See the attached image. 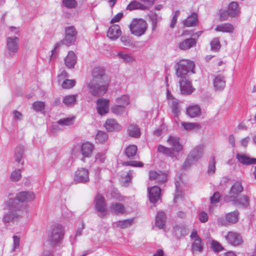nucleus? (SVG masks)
I'll return each instance as SVG.
<instances>
[{
	"label": "nucleus",
	"mask_w": 256,
	"mask_h": 256,
	"mask_svg": "<svg viewBox=\"0 0 256 256\" xmlns=\"http://www.w3.org/2000/svg\"><path fill=\"white\" fill-rule=\"evenodd\" d=\"M180 101L178 100H172L170 101L168 104L172 110V112L178 116L180 112Z\"/></svg>",
	"instance_id": "34"
},
{
	"label": "nucleus",
	"mask_w": 256,
	"mask_h": 256,
	"mask_svg": "<svg viewBox=\"0 0 256 256\" xmlns=\"http://www.w3.org/2000/svg\"><path fill=\"white\" fill-rule=\"evenodd\" d=\"M122 32L118 25H113L109 28L107 32V36L112 40H116L120 35Z\"/></svg>",
	"instance_id": "20"
},
{
	"label": "nucleus",
	"mask_w": 256,
	"mask_h": 256,
	"mask_svg": "<svg viewBox=\"0 0 256 256\" xmlns=\"http://www.w3.org/2000/svg\"><path fill=\"white\" fill-rule=\"evenodd\" d=\"M35 198L34 194L32 192H21L18 193L16 196V199L14 200L19 202H28L34 200Z\"/></svg>",
	"instance_id": "14"
},
{
	"label": "nucleus",
	"mask_w": 256,
	"mask_h": 256,
	"mask_svg": "<svg viewBox=\"0 0 256 256\" xmlns=\"http://www.w3.org/2000/svg\"><path fill=\"white\" fill-rule=\"evenodd\" d=\"M74 118H68L60 119L57 122L58 124L61 126H70L73 124Z\"/></svg>",
	"instance_id": "51"
},
{
	"label": "nucleus",
	"mask_w": 256,
	"mask_h": 256,
	"mask_svg": "<svg viewBox=\"0 0 256 256\" xmlns=\"http://www.w3.org/2000/svg\"><path fill=\"white\" fill-rule=\"evenodd\" d=\"M8 204L9 212L3 218L4 223L18 221L25 209L24 204L15 200H10Z\"/></svg>",
	"instance_id": "2"
},
{
	"label": "nucleus",
	"mask_w": 256,
	"mask_h": 256,
	"mask_svg": "<svg viewBox=\"0 0 256 256\" xmlns=\"http://www.w3.org/2000/svg\"><path fill=\"white\" fill-rule=\"evenodd\" d=\"M216 162L214 160V157L212 156V160L210 162L208 168V174H212L214 173L216 170Z\"/></svg>",
	"instance_id": "57"
},
{
	"label": "nucleus",
	"mask_w": 256,
	"mask_h": 256,
	"mask_svg": "<svg viewBox=\"0 0 256 256\" xmlns=\"http://www.w3.org/2000/svg\"><path fill=\"white\" fill-rule=\"evenodd\" d=\"M134 218H129L122 220H118L116 222V225L121 228H126L132 225Z\"/></svg>",
	"instance_id": "44"
},
{
	"label": "nucleus",
	"mask_w": 256,
	"mask_h": 256,
	"mask_svg": "<svg viewBox=\"0 0 256 256\" xmlns=\"http://www.w3.org/2000/svg\"><path fill=\"white\" fill-rule=\"evenodd\" d=\"M128 131L129 135L132 137L138 138L140 136V128L136 125L130 124L128 127Z\"/></svg>",
	"instance_id": "38"
},
{
	"label": "nucleus",
	"mask_w": 256,
	"mask_h": 256,
	"mask_svg": "<svg viewBox=\"0 0 256 256\" xmlns=\"http://www.w3.org/2000/svg\"><path fill=\"white\" fill-rule=\"evenodd\" d=\"M174 232L176 236L179 239L188 234V230L184 224H178L174 227Z\"/></svg>",
	"instance_id": "17"
},
{
	"label": "nucleus",
	"mask_w": 256,
	"mask_h": 256,
	"mask_svg": "<svg viewBox=\"0 0 256 256\" xmlns=\"http://www.w3.org/2000/svg\"><path fill=\"white\" fill-rule=\"evenodd\" d=\"M109 100L103 98H98L96 101L97 110L101 116L106 114L108 111Z\"/></svg>",
	"instance_id": "15"
},
{
	"label": "nucleus",
	"mask_w": 256,
	"mask_h": 256,
	"mask_svg": "<svg viewBox=\"0 0 256 256\" xmlns=\"http://www.w3.org/2000/svg\"><path fill=\"white\" fill-rule=\"evenodd\" d=\"M112 210L116 214H123L125 212L124 206L120 203H115L111 206Z\"/></svg>",
	"instance_id": "41"
},
{
	"label": "nucleus",
	"mask_w": 256,
	"mask_h": 256,
	"mask_svg": "<svg viewBox=\"0 0 256 256\" xmlns=\"http://www.w3.org/2000/svg\"><path fill=\"white\" fill-rule=\"evenodd\" d=\"M64 6L69 8H74L77 6V2L75 0H62Z\"/></svg>",
	"instance_id": "54"
},
{
	"label": "nucleus",
	"mask_w": 256,
	"mask_h": 256,
	"mask_svg": "<svg viewBox=\"0 0 256 256\" xmlns=\"http://www.w3.org/2000/svg\"><path fill=\"white\" fill-rule=\"evenodd\" d=\"M66 66L70 68H73L76 62V58L75 54L70 51L68 52V56L64 59Z\"/></svg>",
	"instance_id": "28"
},
{
	"label": "nucleus",
	"mask_w": 256,
	"mask_h": 256,
	"mask_svg": "<svg viewBox=\"0 0 256 256\" xmlns=\"http://www.w3.org/2000/svg\"><path fill=\"white\" fill-rule=\"evenodd\" d=\"M195 64L189 60L182 59L175 62L174 68L176 76L180 78H186L190 72L194 73Z\"/></svg>",
	"instance_id": "3"
},
{
	"label": "nucleus",
	"mask_w": 256,
	"mask_h": 256,
	"mask_svg": "<svg viewBox=\"0 0 256 256\" xmlns=\"http://www.w3.org/2000/svg\"><path fill=\"white\" fill-rule=\"evenodd\" d=\"M234 30V26L230 23H225L219 24L215 28L216 32H232Z\"/></svg>",
	"instance_id": "31"
},
{
	"label": "nucleus",
	"mask_w": 256,
	"mask_h": 256,
	"mask_svg": "<svg viewBox=\"0 0 256 256\" xmlns=\"http://www.w3.org/2000/svg\"><path fill=\"white\" fill-rule=\"evenodd\" d=\"M131 33L138 36L144 34L148 28L146 20L142 18H134L129 26Z\"/></svg>",
	"instance_id": "5"
},
{
	"label": "nucleus",
	"mask_w": 256,
	"mask_h": 256,
	"mask_svg": "<svg viewBox=\"0 0 256 256\" xmlns=\"http://www.w3.org/2000/svg\"><path fill=\"white\" fill-rule=\"evenodd\" d=\"M13 241V248L12 249V252H14L16 250V249L19 247L20 238L17 236H14Z\"/></svg>",
	"instance_id": "64"
},
{
	"label": "nucleus",
	"mask_w": 256,
	"mask_h": 256,
	"mask_svg": "<svg viewBox=\"0 0 256 256\" xmlns=\"http://www.w3.org/2000/svg\"><path fill=\"white\" fill-rule=\"evenodd\" d=\"M22 177L20 169H18L12 172L10 174V178L12 182L18 181Z\"/></svg>",
	"instance_id": "50"
},
{
	"label": "nucleus",
	"mask_w": 256,
	"mask_h": 256,
	"mask_svg": "<svg viewBox=\"0 0 256 256\" xmlns=\"http://www.w3.org/2000/svg\"><path fill=\"white\" fill-rule=\"evenodd\" d=\"M78 96V94H71L66 96L63 98V103L68 106H73L76 103Z\"/></svg>",
	"instance_id": "33"
},
{
	"label": "nucleus",
	"mask_w": 256,
	"mask_h": 256,
	"mask_svg": "<svg viewBox=\"0 0 256 256\" xmlns=\"http://www.w3.org/2000/svg\"><path fill=\"white\" fill-rule=\"evenodd\" d=\"M166 178L167 175L164 172L160 171L156 182L158 183H164L166 182Z\"/></svg>",
	"instance_id": "58"
},
{
	"label": "nucleus",
	"mask_w": 256,
	"mask_h": 256,
	"mask_svg": "<svg viewBox=\"0 0 256 256\" xmlns=\"http://www.w3.org/2000/svg\"><path fill=\"white\" fill-rule=\"evenodd\" d=\"M158 151L160 153L172 158L176 157L178 154V153L174 152L171 148H167L162 144H160L158 146Z\"/></svg>",
	"instance_id": "23"
},
{
	"label": "nucleus",
	"mask_w": 256,
	"mask_h": 256,
	"mask_svg": "<svg viewBox=\"0 0 256 256\" xmlns=\"http://www.w3.org/2000/svg\"><path fill=\"white\" fill-rule=\"evenodd\" d=\"M64 235V230L60 224H55L52 226L48 233V240L52 245L61 243Z\"/></svg>",
	"instance_id": "4"
},
{
	"label": "nucleus",
	"mask_w": 256,
	"mask_h": 256,
	"mask_svg": "<svg viewBox=\"0 0 256 256\" xmlns=\"http://www.w3.org/2000/svg\"><path fill=\"white\" fill-rule=\"evenodd\" d=\"M236 158L240 162L244 165L256 164V158H250L244 154H238Z\"/></svg>",
	"instance_id": "27"
},
{
	"label": "nucleus",
	"mask_w": 256,
	"mask_h": 256,
	"mask_svg": "<svg viewBox=\"0 0 256 256\" xmlns=\"http://www.w3.org/2000/svg\"><path fill=\"white\" fill-rule=\"evenodd\" d=\"M233 202L234 204L236 206H240L242 208H247L250 204V200L247 196L244 195L239 198H236L234 200L231 201Z\"/></svg>",
	"instance_id": "26"
},
{
	"label": "nucleus",
	"mask_w": 256,
	"mask_h": 256,
	"mask_svg": "<svg viewBox=\"0 0 256 256\" xmlns=\"http://www.w3.org/2000/svg\"><path fill=\"white\" fill-rule=\"evenodd\" d=\"M239 212L235 210L226 214V222L230 224H236L238 220Z\"/></svg>",
	"instance_id": "36"
},
{
	"label": "nucleus",
	"mask_w": 256,
	"mask_h": 256,
	"mask_svg": "<svg viewBox=\"0 0 256 256\" xmlns=\"http://www.w3.org/2000/svg\"><path fill=\"white\" fill-rule=\"evenodd\" d=\"M228 10L230 14V16H236L239 12L238 4L236 2H232L228 6Z\"/></svg>",
	"instance_id": "42"
},
{
	"label": "nucleus",
	"mask_w": 256,
	"mask_h": 256,
	"mask_svg": "<svg viewBox=\"0 0 256 256\" xmlns=\"http://www.w3.org/2000/svg\"><path fill=\"white\" fill-rule=\"evenodd\" d=\"M211 248L215 252H218L224 250V248L218 241L212 240L211 242Z\"/></svg>",
	"instance_id": "52"
},
{
	"label": "nucleus",
	"mask_w": 256,
	"mask_h": 256,
	"mask_svg": "<svg viewBox=\"0 0 256 256\" xmlns=\"http://www.w3.org/2000/svg\"><path fill=\"white\" fill-rule=\"evenodd\" d=\"M198 22V16L195 12L192 14L191 16L188 17L184 22V25L190 27L196 26Z\"/></svg>",
	"instance_id": "32"
},
{
	"label": "nucleus",
	"mask_w": 256,
	"mask_h": 256,
	"mask_svg": "<svg viewBox=\"0 0 256 256\" xmlns=\"http://www.w3.org/2000/svg\"><path fill=\"white\" fill-rule=\"evenodd\" d=\"M125 110L126 108L124 107V106L119 104L114 106L111 108L112 112L116 114H121L125 112Z\"/></svg>",
	"instance_id": "48"
},
{
	"label": "nucleus",
	"mask_w": 256,
	"mask_h": 256,
	"mask_svg": "<svg viewBox=\"0 0 256 256\" xmlns=\"http://www.w3.org/2000/svg\"><path fill=\"white\" fill-rule=\"evenodd\" d=\"M94 146L93 144L86 142L84 143L81 146V152L84 158L90 157L93 152Z\"/></svg>",
	"instance_id": "22"
},
{
	"label": "nucleus",
	"mask_w": 256,
	"mask_h": 256,
	"mask_svg": "<svg viewBox=\"0 0 256 256\" xmlns=\"http://www.w3.org/2000/svg\"><path fill=\"white\" fill-rule=\"evenodd\" d=\"M179 15H180V11L176 10L174 14L172 16V19L170 22V28H173L175 26V25L177 22V18H178V16H179Z\"/></svg>",
	"instance_id": "61"
},
{
	"label": "nucleus",
	"mask_w": 256,
	"mask_h": 256,
	"mask_svg": "<svg viewBox=\"0 0 256 256\" xmlns=\"http://www.w3.org/2000/svg\"><path fill=\"white\" fill-rule=\"evenodd\" d=\"M116 102L118 104L126 106L130 104V98L128 95L124 94L116 99Z\"/></svg>",
	"instance_id": "46"
},
{
	"label": "nucleus",
	"mask_w": 256,
	"mask_h": 256,
	"mask_svg": "<svg viewBox=\"0 0 256 256\" xmlns=\"http://www.w3.org/2000/svg\"><path fill=\"white\" fill-rule=\"evenodd\" d=\"M96 209L99 212L98 216L104 218L107 214V211L106 208V202L104 197L98 194L95 198Z\"/></svg>",
	"instance_id": "11"
},
{
	"label": "nucleus",
	"mask_w": 256,
	"mask_h": 256,
	"mask_svg": "<svg viewBox=\"0 0 256 256\" xmlns=\"http://www.w3.org/2000/svg\"><path fill=\"white\" fill-rule=\"evenodd\" d=\"M89 180V173L88 170L81 168L76 172L74 177V181L76 183H85L88 182Z\"/></svg>",
	"instance_id": "12"
},
{
	"label": "nucleus",
	"mask_w": 256,
	"mask_h": 256,
	"mask_svg": "<svg viewBox=\"0 0 256 256\" xmlns=\"http://www.w3.org/2000/svg\"><path fill=\"white\" fill-rule=\"evenodd\" d=\"M204 146L198 145L196 146L188 156V157L182 165L184 168L190 166L194 162L200 159L203 154Z\"/></svg>",
	"instance_id": "7"
},
{
	"label": "nucleus",
	"mask_w": 256,
	"mask_h": 256,
	"mask_svg": "<svg viewBox=\"0 0 256 256\" xmlns=\"http://www.w3.org/2000/svg\"><path fill=\"white\" fill-rule=\"evenodd\" d=\"M201 110L198 106H193L188 107L186 110L187 114L191 118H194L200 114Z\"/></svg>",
	"instance_id": "37"
},
{
	"label": "nucleus",
	"mask_w": 256,
	"mask_h": 256,
	"mask_svg": "<svg viewBox=\"0 0 256 256\" xmlns=\"http://www.w3.org/2000/svg\"><path fill=\"white\" fill-rule=\"evenodd\" d=\"M210 44L212 50L214 52L218 51L221 47V45L218 38H214L211 41Z\"/></svg>",
	"instance_id": "47"
},
{
	"label": "nucleus",
	"mask_w": 256,
	"mask_h": 256,
	"mask_svg": "<svg viewBox=\"0 0 256 256\" xmlns=\"http://www.w3.org/2000/svg\"><path fill=\"white\" fill-rule=\"evenodd\" d=\"M161 190L156 186L152 188H148V192L149 196V199L151 202H156L160 198Z\"/></svg>",
	"instance_id": "16"
},
{
	"label": "nucleus",
	"mask_w": 256,
	"mask_h": 256,
	"mask_svg": "<svg viewBox=\"0 0 256 256\" xmlns=\"http://www.w3.org/2000/svg\"><path fill=\"white\" fill-rule=\"evenodd\" d=\"M77 32L75 28L73 26H67L65 28V36L64 38L60 43H57L55 46L54 49L52 50V54L54 53V51L57 49L61 44L69 45L74 43L76 38Z\"/></svg>",
	"instance_id": "6"
},
{
	"label": "nucleus",
	"mask_w": 256,
	"mask_h": 256,
	"mask_svg": "<svg viewBox=\"0 0 256 256\" xmlns=\"http://www.w3.org/2000/svg\"><path fill=\"white\" fill-rule=\"evenodd\" d=\"M117 56L119 59L122 60L125 63H130L134 60V56L131 54L128 53L120 52L118 54Z\"/></svg>",
	"instance_id": "39"
},
{
	"label": "nucleus",
	"mask_w": 256,
	"mask_h": 256,
	"mask_svg": "<svg viewBox=\"0 0 256 256\" xmlns=\"http://www.w3.org/2000/svg\"><path fill=\"white\" fill-rule=\"evenodd\" d=\"M111 195L116 200L122 201L124 200L122 196H121L120 193L116 190H114L111 192Z\"/></svg>",
	"instance_id": "62"
},
{
	"label": "nucleus",
	"mask_w": 256,
	"mask_h": 256,
	"mask_svg": "<svg viewBox=\"0 0 256 256\" xmlns=\"http://www.w3.org/2000/svg\"><path fill=\"white\" fill-rule=\"evenodd\" d=\"M108 139V135L106 132L103 131L99 130L95 138L96 142L98 143H104Z\"/></svg>",
	"instance_id": "45"
},
{
	"label": "nucleus",
	"mask_w": 256,
	"mask_h": 256,
	"mask_svg": "<svg viewBox=\"0 0 256 256\" xmlns=\"http://www.w3.org/2000/svg\"><path fill=\"white\" fill-rule=\"evenodd\" d=\"M84 228V224L82 223V227L81 228H78L76 232V236H70V242L72 244H74L76 242V238L77 236H80L82 235V230Z\"/></svg>",
	"instance_id": "60"
},
{
	"label": "nucleus",
	"mask_w": 256,
	"mask_h": 256,
	"mask_svg": "<svg viewBox=\"0 0 256 256\" xmlns=\"http://www.w3.org/2000/svg\"><path fill=\"white\" fill-rule=\"evenodd\" d=\"M167 142L168 144L172 146L171 148H172L174 152L179 154V152L182 150V146L180 144L178 138L174 136H170L167 140Z\"/></svg>",
	"instance_id": "18"
},
{
	"label": "nucleus",
	"mask_w": 256,
	"mask_h": 256,
	"mask_svg": "<svg viewBox=\"0 0 256 256\" xmlns=\"http://www.w3.org/2000/svg\"><path fill=\"white\" fill-rule=\"evenodd\" d=\"M149 18L152 22V30H154L158 26V23L162 20V14L160 12L156 13L152 11L149 14Z\"/></svg>",
	"instance_id": "24"
},
{
	"label": "nucleus",
	"mask_w": 256,
	"mask_h": 256,
	"mask_svg": "<svg viewBox=\"0 0 256 256\" xmlns=\"http://www.w3.org/2000/svg\"><path fill=\"white\" fill-rule=\"evenodd\" d=\"M19 39L16 36L7 38V48L11 52H16L18 49Z\"/></svg>",
	"instance_id": "19"
},
{
	"label": "nucleus",
	"mask_w": 256,
	"mask_h": 256,
	"mask_svg": "<svg viewBox=\"0 0 256 256\" xmlns=\"http://www.w3.org/2000/svg\"><path fill=\"white\" fill-rule=\"evenodd\" d=\"M104 126L108 132L118 131L122 128L114 119H108L104 124Z\"/></svg>",
	"instance_id": "21"
},
{
	"label": "nucleus",
	"mask_w": 256,
	"mask_h": 256,
	"mask_svg": "<svg viewBox=\"0 0 256 256\" xmlns=\"http://www.w3.org/2000/svg\"><path fill=\"white\" fill-rule=\"evenodd\" d=\"M24 152V147L23 146L20 145L16 147L14 150L15 160L20 162L22 158Z\"/></svg>",
	"instance_id": "40"
},
{
	"label": "nucleus",
	"mask_w": 256,
	"mask_h": 256,
	"mask_svg": "<svg viewBox=\"0 0 256 256\" xmlns=\"http://www.w3.org/2000/svg\"><path fill=\"white\" fill-rule=\"evenodd\" d=\"M219 14L220 21L226 20L230 16V14L228 10H220Z\"/></svg>",
	"instance_id": "56"
},
{
	"label": "nucleus",
	"mask_w": 256,
	"mask_h": 256,
	"mask_svg": "<svg viewBox=\"0 0 256 256\" xmlns=\"http://www.w3.org/2000/svg\"><path fill=\"white\" fill-rule=\"evenodd\" d=\"M243 190L242 183L239 182H236L231 187L229 194L224 196V200L227 202L234 200L243 191Z\"/></svg>",
	"instance_id": "9"
},
{
	"label": "nucleus",
	"mask_w": 256,
	"mask_h": 256,
	"mask_svg": "<svg viewBox=\"0 0 256 256\" xmlns=\"http://www.w3.org/2000/svg\"><path fill=\"white\" fill-rule=\"evenodd\" d=\"M176 186V194L174 196V200L175 202H176V200L179 198L182 197V191L179 189L180 186V182L178 181L176 182H175Z\"/></svg>",
	"instance_id": "53"
},
{
	"label": "nucleus",
	"mask_w": 256,
	"mask_h": 256,
	"mask_svg": "<svg viewBox=\"0 0 256 256\" xmlns=\"http://www.w3.org/2000/svg\"><path fill=\"white\" fill-rule=\"evenodd\" d=\"M213 85L216 90H222L226 86L224 77L222 76H216L213 80Z\"/></svg>",
	"instance_id": "25"
},
{
	"label": "nucleus",
	"mask_w": 256,
	"mask_h": 256,
	"mask_svg": "<svg viewBox=\"0 0 256 256\" xmlns=\"http://www.w3.org/2000/svg\"><path fill=\"white\" fill-rule=\"evenodd\" d=\"M32 108L36 112H42L45 108L44 102L40 101L36 102L32 104Z\"/></svg>",
	"instance_id": "49"
},
{
	"label": "nucleus",
	"mask_w": 256,
	"mask_h": 256,
	"mask_svg": "<svg viewBox=\"0 0 256 256\" xmlns=\"http://www.w3.org/2000/svg\"><path fill=\"white\" fill-rule=\"evenodd\" d=\"M220 197V194L218 192H215L213 196L210 198V202L212 204H216L219 202Z\"/></svg>",
	"instance_id": "63"
},
{
	"label": "nucleus",
	"mask_w": 256,
	"mask_h": 256,
	"mask_svg": "<svg viewBox=\"0 0 256 256\" xmlns=\"http://www.w3.org/2000/svg\"><path fill=\"white\" fill-rule=\"evenodd\" d=\"M123 165L124 166H136V167H142L144 166V164L142 162H137V161H130V162H123Z\"/></svg>",
	"instance_id": "59"
},
{
	"label": "nucleus",
	"mask_w": 256,
	"mask_h": 256,
	"mask_svg": "<svg viewBox=\"0 0 256 256\" xmlns=\"http://www.w3.org/2000/svg\"><path fill=\"white\" fill-rule=\"evenodd\" d=\"M137 146L135 145H130L125 150V154L128 158H133L137 152Z\"/></svg>",
	"instance_id": "43"
},
{
	"label": "nucleus",
	"mask_w": 256,
	"mask_h": 256,
	"mask_svg": "<svg viewBox=\"0 0 256 256\" xmlns=\"http://www.w3.org/2000/svg\"><path fill=\"white\" fill-rule=\"evenodd\" d=\"M190 238L193 240L191 246L192 252L194 254L198 252H202L204 249V244L202 242V239L198 234L196 230H192Z\"/></svg>",
	"instance_id": "8"
},
{
	"label": "nucleus",
	"mask_w": 256,
	"mask_h": 256,
	"mask_svg": "<svg viewBox=\"0 0 256 256\" xmlns=\"http://www.w3.org/2000/svg\"><path fill=\"white\" fill-rule=\"evenodd\" d=\"M196 40L194 38H190L184 40L179 44V48L182 50H188L195 46Z\"/></svg>",
	"instance_id": "30"
},
{
	"label": "nucleus",
	"mask_w": 256,
	"mask_h": 256,
	"mask_svg": "<svg viewBox=\"0 0 256 256\" xmlns=\"http://www.w3.org/2000/svg\"><path fill=\"white\" fill-rule=\"evenodd\" d=\"M225 238L228 244L234 246H240L243 242L241 234L234 231L228 232L225 236Z\"/></svg>",
	"instance_id": "10"
},
{
	"label": "nucleus",
	"mask_w": 256,
	"mask_h": 256,
	"mask_svg": "<svg viewBox=\"0 0 256 256\" xmlns=\"http://www.w3.org/2000/svg\"><path fill=\"white\" fill-rule=\"evenodd\" d=\"M75 84L76 81L74 80L66 79L63 82L62 86L64 88H70L74 86Z\"/></svg>",
	"instance_id": "55"
},
{
	"label": "nucleus",
	"mask_w": 256,
	"mask_h": 256,
	"mask_svg": "<svg viewBox=\"0 0 256 256\" xmlns=\"http://www.w3.org/2000/svg\"><path fill=\"white\" fill-rule=\"evenodd\" d=\"M180 86L181 92L184 94H190L194 90L191 82L186 78H180Z\"/></svg>",
	"instance_id": "13"
},
{
	"label": "nucleus",
	"mask_w": 256,
	"mask_h": 256,
	"mask_svg": "<svg viewBox=\"0 0 256 256\" xmlns=\"http://www.w3.org/2000/svg\"><path fill=\"white\" fill-rule=\"evenodd\" d=\"M166 223V214L163 212H158L156 218V226L160 229L164 228Z\"/></svg>",
	"instance_id": "29"
},
{
	"label": "nucleus",
	"mask_w": 256,
	"mask_h": 256,
	"mask_svg": "<svg viewBox=\"0 0 256 256\" xmlns=\"http://www.w3.org/2000/svg\"><path fill=\"white\" fill-rule=\"evenodd\" d=\"M92 79L87 84L90 92L95 96H101L107 92L109 80L104 68L96 67L92 73Z\"/></svg>",
	"instance_id": "1"
},
{
	"label": "nucleus",
	"mask_w": 256,
	"mask_h": 256,
	"mask_svg": "<svg viewBox=\"0 0 256 256\" xmlns=\"http://www.w3.org/2000/svg\"><path fill=\"white\" fill-rule=\"evenodd\" d=\"M146 6L136 0H132L127 6L126 10L130 11L135 10H146Z\"/></svg>",
	"instance_id": "35"
}]
</instances>
